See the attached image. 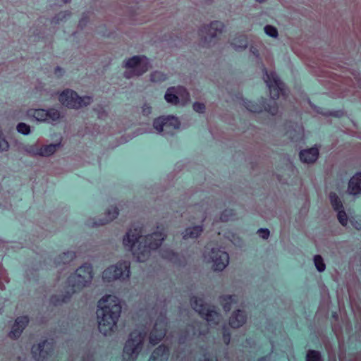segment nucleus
Segmentation results:
<instances>
[{
    "label": "nucleus",
    "mask_w": 361,
    "mask_h": 361,
    "mask_svg": "<svg viewBox=\"0 0 361 361\" xmlns=\"http://www.w3.org/2000/svg\"><path fill=\"white\" fill-rule=\"evenodd\" d=\"M76 257V255L73 251H67L60 255L57 259V264H68L72 262Z\"/></svg>",
    "instance_id": "28"
},
{
    "label": "nucleus",
    "mask_w": 361,
    "mask_h": 361,
    "mask_svg": "<svg viewBox=\"0 0 361 361\" xmlns=\"http://www.w3.org/2000/svg\"><path fill=\"white\" fill-rule=\"evenodd\" d=\"M192 307L207 320L209 325L219 324L221 320L220 314L214 307H209L200 297L194 296L190 300Z\"/></svg>",
    "instance_id": "9"
},
{
    "label": "nucleus",
    "mask_w": 361,
    "mask_h": 361,
    "mask_svg": "<svg viewBox=\"0 0 361 361\" xmlns=\"http://www.w3.org/2000/svg\"><path fill=\"white\" fill-rule=\"evenodd\" d=\"M169 350L164 345H159L152 353L148 361H167Z\"/></svg>",
    "instance_id": "20"
},
{
    "label": "nucleus",
    "mask_w": 361,
    "mask_h": 361,
    "mask_svg": "<svg viewBox=\"0 0 361 361\" xmlns=\"http://www.w3.org/2000/svg\"><path fill=\"white\" fill-rule=\"evenodd\" d=\"M121 312L120 300L116 296L106 295L99 300L97 314L98 328L102 334L110 335L116 329Z\"/></svg>",
    "instance_id": "2"
},
{
    "label": "nucleus",
    "mask_w": 361,
    "mask_h": 361,
    "mask_svg": "<svg viewBox=\"0 0 361 361\" xmlns=\"http://www.w3.org/2000/svg\"><path fill=\"white\" fill-rule=\"evenodd\" d=\"M331 204L334 210L338 212V219L344 226L348 224V217L345 212L343 210V203L336 193L331 192L329 195Z\"/></svg>",
    "instance_id": "17"
},
{
    "label": "nucleus",
    "mask_w": 361,
    "mask_h": 361,
    "mask_svg": "<svg viewBox=\"0 0 361 361\" xmlns=\"http://www.w3.org/2000/svg\"><path fill=\"white\" fill-rule=\"evenodd\" d=\"M314 263L317 269L319 271H324L326 269V265L324 260L320 255H315L314 257Z\"/></svg>",
    "instance_id": "30"
},
{
    "label": "nucleus",
    "mask_w": 361,
    "mask_h": 361,
    "mask_svg": "<svg viewBox=\"0 0 361 361\" xmlns=\"http://www.w3.org/2000/svg\"><path fill=\"white\" fill-rule=\"evenodd\" d=\"M264 81L267 83L269 91L271 97L273 99L270 101V104L267 106H264L263 107L253 103L250 101L243 100V105L245 107L251 112H261L264 108L265 111L269 112L271 115H275L277 113V107L275 101L278 99L280 94H284L283 84L278 78L277 75L274 72L270 71L269 73L265 71Z\"/></svg>",
    "instance_id": "4"
},
{
    "label": "nucleus",
    "mask_w": 361,
    "mask_h": 361,
    "mask_svg": "<svg viewBox=\"0 0 361 361\" xmlns=\"http://www.w3.org/2000/svg\"><path fill=\"white\" fill-rule=\"evenodd\" d=\"M348 191L350 194L358 195L361 192V173L355 174L350 180Z\"/></svg>",
    "instance_id": "23"
},
{
    "label": "nucleus",
    "mask_w": 361,
    "mask_h": 361,
    "mask_svg": "<svg viewBox=\"0 0 361 361\" xmlns=\"http://www.w3.org/2000/svg\"><path fill=\"white\" fill-rule=\"evenodd\" d=\"M67 15H68V13L66 12L60 13L57 15L56 17H55L53 19V22L54 23H59L60 20H62L63 18H65Z\"/></svg>",
    "instance_id": "41"
},
{
    "label": "nucleus",
    "mask_w": 361,
    "mask_h": 361,
    "mask_svg": "<svg viewBox=\"0 0 361 361\" xmlns=\"http://www.w3.org/2000/svg\"><path fill=\"white\" fill-rule=\"evenodd\" d=\"M222 331H223L224 342L227 345L230 342V334L228 332H227V329L226 327H224L222 329Z\"/></svg>",
    "instance_id": "39"
},
{
    "label": "nucleus",
    "mask_w": 361,
    "mask_h": 361,
    "mask_svg": "<svg viewBox=\"0 0 361 361\" xmlns=\"http://www.w3.org/2000/svg\"><path fill=\"white\" fill-rule=\"evenodd\" d=\"M54 73L57 76H61L62 75V73H63V69L61 68L60 67H56L55 68Z\"/></svg>",
    "instance_id": "43"
},
{
    "label": "nucleus",
    "mask_w": 361,
    "mask_h": 361,
    "mask_svg": "<svg viewBox=\"0 0 361 361\" xmlns=\"http://www.w3.org/2000/svg\"><path fill=\"white\" fill-rule=\"evenodd\" d=\"M92 97L89 96L80 97L76 92L66 89L59 94V102L64 106L78 109L91 104Z\"/></svg>",
    "instance_id": "8"
},
{
    "label": "nucleus",
    "mask_w": 361,
    "mask_h": 361,
    "mask_svg": "<svg viewBox=\"0 0 361 361\" xmlns=\"http://www.w3.org/2000/svg\"><path fill=\"white\" fill-rule=\"evenodd\" d=\"M295 132L297 133V135H292V132H288V134H289V137L293 140H298L299 138L302 137V130L300 128H298V130H294Z\"/></svg>",
    "instance_id": "37"
},
{
    "label": "nucleus",
    "mask_w": 361,
    "mask_h": 361,
    "mask_svg": "<svg viewBox=\"0 0 361 361\" xmlns=\"http://www.w3.org/2000/svg\"><path fill=\"white\" fill-rule=\"evenodd\" d=\"M0 135H1V133H0Z\"/></svg>",
    "instance_id": "49"
},
{
    "label": "nucleus",
    "mask_w": 361,
    "mask_h": 361,
    "mask_svg": "<svg viewBox=\"0 0 361 361\" xmlns=\"http://www.w3.org/2000/svg\"><path fill=\"white\" fill-rule=\"evenodd\" d=\"M60 142L43 146L31 145L27 148V152L33 156L49 157L54 154L60 147Z\"/></svg>",
    "instance_id": "15"
},
{
    "label": "nucleus",
    "mask_w": 361,
    "mask_h": 361,
    "mask_svg": "<svg viewBox=\"0 0 361 361\" xmlns=\"http://www.w3.org/2000/svg\"><path fill=\"white\" fill-rule=\"evenodd\" d=\"M151 111H152V108L150 106H149L148 104H146L143 105L142 113L145 115H149V114H151Z\"/></svg>",
    "instance_id": "42"
},
{
    "label": "nucleus",
    "mask_w": 361,
    "mask_h": 361,
    "mask_svg": "<svg viewBox=\"0 0 361 361\" xmlns=\"http://www.w3.org/2000/svg\"><path fill=\"white\" fill-rule=\"evenodd\" d=\"M204 261L212 264L214 271H223L229 264L228 254L220 248H206L203 254Z\"/></svg>",
    "instance_id": "7"
},
{
    "label": "nucleus",
    "mask_w": 361,
    "mask_h": 361,
    "mask_svg": "<svg viewBox=\"0 0 361 361\" xmlns=\"http://www.w3.org/2000/svg\"><path fill=\"white\" fill-rule=\"evenodd\" d=\"M130 264L128 261L119 262L106 269L102 273V278L106 281H112L117 279L126 280L130 277Z\"/></svg>",
    "instance_id": "11"
},
{
    "label": "nucleus",
    "mask_w": 361,
    "mask_h": 361,
    "mask_svg": "<svg viewBox=\"0 0 361 361\" xmlns=\"http://www.w3.org/2000/svg\"><path fill=\"white\" fill-rule=\"evenodd\" d=\"M28 117L35 119L39 122L52 123L58 121L61 118L60 111L58 109L51 108L44 109H31L27 110Z\"/></svg>",
    "instance_id": "12"
},
{
    "label": "nucleus",
    "mask_w": 361,
    "mask_h": 361,
    "mask_svg": "<svg viewBox=\"0 0 361 361\" xmlns=\"http://www.w3.org/2000/svg\"><path fill=\"white\" fill-rule=\"evenodd\" d=\"M318 155L319 149L316 147H312L309 149L301 151L300 153V158L302 162L311 164L317 159Z\"/></svg>",
    "instance_id": "19"
},
{
    "label": "nucleus",
    "mask_w": 361,
    "mask_h": 361,
    "mask_svg": "<svg viewBox=\"0 0 361 361\" xmlns=\"http://www.w3.org/2000/svg\"><path fill=\"white\" fill-rule=\"evenodd\" d=\"M16 130L19 133L25 135L30 133V126L25 123H19L16 126Z\"/></svg>",
    "instance_id": "32"
},
{
    "label": "nucleus",
    "mask_w": 361,
    "mask_h": 361,
    "mask_svg": "<svg viewBox=\"0 0 361 361\" xmlns=\"http://www.w3.org/2000/svg\"><path fill=\"white\" fill-rule=\"evenodd\" d=\"M9 149V144L8 141L0 135V152H6Z\"/></svg>",
    "instance_id": "36"
},
{
    "label": "nucleus",
    "mask_w": 361,
    "mask_h": 361,
    "mask_svg": "<svg viewBox=\"0 0 361 361\" xmlns=\"http://www.w3.org/2000/svg\"><path fill=\"white\" fill-rule=\"evenodd\" d=\"M164 239V234L157 231L150 235H142L141 228L130 229L123 239L126 249L132 252L138 262H145L151 250L158 248Z\"/></svg>",
    "instance_id": "1"
},
{
    "label": "nucleus",
    "mask_w": 361,
    "mask_h": 361,
    "mask_svg": "<svg viewBox=\"0 0 361 361\" xmlns=\"http://www.w3.org/2000/svg\"><path fill=\"white\" fill-rule=\"evenodd\" d=\"M247 39L245 35H238L233 38L231 41V45L236 51L244 50L247 47Z\"/></svg>",
    "instance_id": "24"
},
{
    "label": "nucleus",
    "mask_w": 361,
    "mask_h": 361,
    "mask_svg": "<svg viewBox=\"0 0 361 361\" xmlns=\"http://www.w3.org/2000/svg\"><path fill=\"white\" fill-rule=\"evenodd\" d=\"M193 109L198 113H202L205 109V106L202 103L196 102L193 104Z\"/></svg>",
    "instance_id": "38"
},
{
    "label": "nucleus",
    "mask_w": 361,
    "mask_h": 361,
    "mask_svg": "<svg viewBox=\"0 0 361 361\" xmlns=\"http://www.w3.org/2000/svg\"><path fill=\"white\" fill-rule=\"evenodd\" d=\"M181 95H182V101L186 98L188 97V93L186 92L185 90H184L183 88H182V93H181Z\"/></svg>",
    "instance_id": "44"
},
{
    "label": "nucleus",
    "mask_w": 361,
    "mask_h": 361,
    "mask_svg": "<svg viewBox=\"0 0 361 361\" xmlns=\"http://www.w3.org/2000/svg\"><path fill=\"white\" fill-rule=\"evenodd\" d=\"M264 49L263 44L260 42L252 44L250 47V52L257 58L260 55V52Z\"/></svg>",
    "instance_id": "29"
},
{
    "label": "nucleus",
    "mask_w": 361,
    "mask_h": 361,
    "mask_svg": "<svg viewBox=\"0 0 361 361\" xmlns=\"http://www.w3.org/2000/svg\"><path fill=\"white\" fill-rule=\"evenodd\" d=\"M153 126L158 132L172 134L174 130L178 129L180 121L173 116H161L154 121Z\"/></svg>",
    "instance_id": "13"
},
{
    "label": "nucleus",
    "mask_w": 361,
    "mask_h": 361,
    "mask_svg": "<svg viewBox=\"0 0 361 361\" xmlns=\"http://www.w3.org/2000/svg\"><path fill=\"white\" fill-rule=\"evenodd\" d=\"M180 94L179 87H171L167 89L164 99L167 103L176 105L179 102L178 95Z\"/></svg>",
    "instance_id": "22"
},
{
    "label": "nucleus",
    "mask_w": 361,
    "mask_h": 361,
    "mask_svg": "<svg viewBox=\"0 0 361 361\" xmlns=\"http://www.w3.org/2000/svg\"><path fill=\"white\" fill-rule=\"evenodd\" d=\"M166 319L164 317H159L154 325L149 335V342L152 345L157 344L166 335Z\"/></svg>",
    "instance_id": "14"
},
{
    "label": "nucleus",
    "mask_w": 361,
    "mask_h": 361,
    "mask_svg": "<svg viewBox=\"0 0 361 361\" xmlns=\"http://www.w3.org/2000/svg\"><path fill=\"white\" fill-rule=\"evenodd\" d=\"M63 1L64 2H66H66H68V1H69V0H63Z\"/></svg>",
    "instance_id": "48"
},
{
    "label": "nucleus",
    "mask_w": 361,
    "mask_h": 361,
    "mask_svg": "<svg viewBox=\"0 0 361 361\" xmlns=\"http://www.w3.org/2000/svg\"><path fill=\"white\" fill-rule=\"evenodd\" d=\"M234 216V213L232 209H226L220 216V219L221 221H228L229 220L233 219Z\"/></svg>",
    "instance_id": "35"
},
{
    "label": "nucleus",
    "mask_w": 361,
    "mask_h": 361,
    "mask_svg": "<svg viewBox=\"0 0 361 361\" xmlns=\"http://www.w3.org/2000/svg\"><path fill=\"white\" fill-rule=\"evenodd\" d=\"M125 68L123 75L127 79L139 77L145 73L151 67L147 57L144 55L133 56L126 59L123 62Z\"/></svg>",
    "instance_id": "6"
},
{
    "label": "nucleus",
    "mask_w": 361,
    "mask_h": 361,
    "mask_svg": "<svg viewBox=\"0 0 361 361\" xmlns=\"http://www.w3.org/2000/svg\"><path fill=\"white\" fill-rule=\"evenodd\" d=\"M204 361H213L212 360L205 359Z\"/></svg>",
    "instance_id": "47"
},
{
    "label": "nucleus",
    "mask_w": 361,
    "mask_h": 361,
    "mask_svg": "<svg viewBox=\"0 0 361 361\" xmlns=\"http://www.w3.org/2000/svg\"><path fill=\"white\" fill-rule=\"evenodd\" d=\"M255 1L257 3L262 4V3L267 1L268 0H255Z\"/></svg>",
    "instance_id": "45"
},
{
    "label": "nucleus",
    "mask_w": 361,
    "mask_h": 361,
    "mask_svg": "<svg viewBox=\"0 0 361 361\" xmlns=\"http://www.w3.org/2000/svg\"><path fill=\"white\" fill-rule=\"evenodd\" d=\"M237 295H225L221 297V304L225 311H229L231 308V305L235 303L238 301Z\"/></svg>",
    "instance_id": "25"
},
{
    "label": "nucleus",
    "mask_w": 361,
    "mask_h": 361,
    "mask_svg": "<svg viewBox=\"0 0 361 361\" xmlns=\"http://www.w3.org/2000/svg\"><path fill=\"white\" fill-rule=\"evenodd\" d=\"M224 23L219 20L212 21L209 24L202 26L200 30L202 45L204 47L214 45L216 42L218 36L224 32Z\"/></svg>",
    "instance_id": "10"
},
{
    "label": "nucleus",
    "mask_w": 361,
    "mask_h": 361,
    "mask_svg": "<svg viewBox=\"0 0 361 361\" xmlns=\"http://www.w3.org/2000/svg\"><path fill=\"white\" fill-rule=\"evenodd\" d=\"M264 32L266 33V35L269 37H271L274 38H277V37L279 35L277 29L272 25H266L264 27Z\"/></svg>",
    "instance_id": "33"
},
{
    "label": "nucleus",
    "mask_w": 361,
    "mask_h": 361,
    "mask_svg": "<svg viewBox=\"0 0 361 361\" xmlns=\"http://www.w3.org/2000/svg\"><path fill=\"white\" fill-rule=\"evenodd\" d=\"M164 257H166V258H169L170 260H172V259H173V257H171V256H169V255H166V256H164Z\"/></svg>",
    "instance_id": "46"
},
{
    "label": "nucleus",
    "mask_w": 361,
    "mask_h": 361,
    "mask_svg": "<svg viewBox=\"0 0 361 361\" xmlns=\"http://www.w3.org/2000/svg\"><path fill=\"white\" fill-rule=\"evenodd\" d=\"M28 318L27 317H18L13 324L12 329L10 332L11 338H18L20 336L25 327L28 324Z\"/></svg>",
    "instance_id": "18"
},
{
    "label": "nucleus",
    "mask_w": 361,
    "mask_h": 361,
    "mask_svg": "<svg viewBox=\"0 0 361 361\" xmlns=\"http://www.w3.org/2000/svg\"><path fill=\"white\" fill-rule=\"evenodd\" d=\"M258 233L263 239H267L269 236V231L268 229L260 228L258 231Z\"/></svg>",
    "instance_id": "40"
},
{
    "label": "nucleus",
    "mask_w": 361,
    "mask_h": 361,
    "mask_svg": "<svg viewBox=\"0 0 361 361\" xmlns=\"http://www.w3.org/2000/svg\"><path fill=\"white\" fill-rule=\"evenodd\" d=\"M93 273L91 265L85 264L80 266L75 273L67 279L66 294L62 296L54 295L51 298V303L59 305L68 302L71 296L84 287L89 286L92 280Z\"/></svg>",
    "instance_id": "3"
},
{
    "label": "nucleus",
    "mask_w": 361,
    "mask_h": 361,
    "mask_svg": "<svg viewBox=\"0 0 361 361\" xmlns=\"http://www.w3.org/2000/svg\"><path fill=\"white\" fill-rule=\"evenodd\" d=\"M307 361H322L320 354L315 350H310L307 355Z\"/></svg>",
    "instance_id": "34"
},
{
    "label": "nucleus",
    "mask_w": 361,
    "mask_h": 361,
    "mask_svg": "<svg viewBox=\"0 0 361 361\" xmlns=\"http://www.w3.org/2000/svg\"><path fill=\"white\" fill-rule=\"evenodd\" d=\"M53 349L52 343L46 341L32 346V353L36 361H44L51 355Z\"/></svg>",
    "instance_id": "16"
},
{
    "label": "nucleus",
    "mask_w": 361,
    "mask_h": 361,
    "mask_svg": "<svg viewBox=\"0 0 361 361\" xmlns=\"http://www.w3.org/2000/svg\"><path fill=\"white\" fill-rule=\"evenodd\" d=\"M166 75L161 71H154L151 74V80L154 82L164 81L166 80Z\"/></svg>",
    "instance_id": "31"
},
{
    "label": "nucleus",
    "mask_w": 361,
    "mask_h": 361,
    "mask_svg": "<svg viewBox=\"0 0 361 361\" xmlns=\"http://www.w3.org/2000/svg\"><path fill=\"white\" fill-rule=\"evenodd\" d=\"M245 321L246 315L244 312L238 310L230 317L229 324L232 328H239L245 324Z\"/></svg>",
    "instance_id": "21"
},
{
    "label": "nucleus",
    "mask_w": 361,
    "mask_h": 361,
    "mask_svg": "<svg viewBox=\"0 0 361 361\" xmlns=\"http://www.w3.org/2000/svg\"><path fill=\"white\" fill-rule=\"evenodd\" d=\"M202 232V228L200 226L190 227L185 230V231L183 233V238H185V239L196 238L201 234Z\"/></svg>",
    "instance_id": "26"
},
{
    "label": "nucleus",
    "mask_w": 361,
    "mask_h": 361,
    "mask_svg": "<svg viewBox=\"0 0 361 361\" xmlns=\"http://www.w3.org/2000/svg\"><path fill=\"white\" fill-rule=\"evenodd\" d=\"M118 214V212L117 208L116 207H111V209H108L106 212V216L105 219L100 220L99 222L95 223V225H103L105 224H107L111 221H113L114 219L117 217Z\"/></svg>",
    "instance_id": "27"
},
{
    "label": "nucleus",
    "mask_w": 361,
    "mask_h": 361,
    "mask_svg": "<svg viewBox=\"0 0 361 361\" xmlns=\"http://www.w3.org/2000/svg\"><path fill=\"white\" fill-rule=\"evenodd\" d=\"M146 336V333L139 329H135L130 333L126 341L122 354L124 361L135 360L141 350Z\"/></svg>",
    "instance_id": "5"
}]
</instances>
